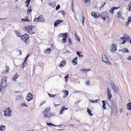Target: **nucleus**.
Segmentation results:
<instances>
[{
    "label": "nucleus",
    "mask_w": 131,
    "mask_h": 131,
    "mask_svg": "<svg viewBox=\"0 0 131 131\" xmlns=\"http://www.w3.org/2000/svg\"><path fill=\"white\" fill-rule=\"evenodd\" d=\"M28 32L30 34H34L36 32V28L34 26H27L25 27Z\"/></svg>",
    "instance_id": "f257e3e1"
},
{
    "label": "nucleus",
    "mask_w": 131,
    "mask_h": 131,
    "mask_svg": "<svg viewBox=\"0 0 131 131\" xmlns=\"http://www.w3.org/2000/svg\"><path fill=\"white\" fill-rule=\"evenodd\" d=\"M50 107L46 108L44 111L43 112V116L45 118H48L51 117V115L50 112Z\"/></svg>",
    "instance_id": "f03ea898"
},
{
    "label": "nucleus",
    "mask_w": 131,
    "mask_h": 131,
    "mask_svg": "<svg viewBox=\"0 0 131 131\" xmlns=\"http://www.w3.org/2000/svg\"><path fill=\"white\" fill-rule=\"evenodd\" d=\"M29 35L27 34H25L21 36V38L24 41L26 44H28L29 42Z\"/></svg>",
    "instance_id": "7ed1b4c3"
},
{
    "label": "nucleus",
    "mask_w": 131,
    "mask_h": 131,
    "mask_svg": "<svg viewBox=\"0 0 131 131\" xmlns=\"http://www.w3.org/2000/svg\"><path fill=\"white\" fill-rule=\"evenodd\" d=\"M4 115L6 116H9L11 115L12 111L9 107L5 109L4 111Z\"/></svg>",
    "instance_id": "20e7f679"
},
{
    "label": "nucleus",
    "mask_w": 131,
    "mask_h": 131,
    "mask_svg": "<svg viewBox=\"0 0 131 131\" xmlns=\"http://www.w3.org/2000/svg\"><path fill=\"white\" fill-rule=\"evenodd\" d=\"M100 17L103 18L104 21H105L106 18L107 20L109 19V14L108 13L104 12L101 14Z\"/></svg>",
    "instance_id": "39448f33"
},
{
    "label": "nucleus",
    "mask_w": 131,
    "mask_h": 131,
    "mask_svg": "<svg viewBox=\"0 0 131 131\" xmlns=\"http://www.w3.org/2000/svg\"><path fill=\"white\" fill-rule=\"evenodd\" d=\"M102 61L108 64V63H110L107 57L104 54H103L102 55Z\"/></svg>",
    "instance_id": "423d86ee"
},
{
    "label": "nucleus",
    "mask_w": 131,
    "mask_h": 131,
    "mask_svg": "<svg viewBox=\"0 0 131 131\" xmlns=\"http://www.w3.org/2000/svg\"><path fill=\"white\" fill-rule=\"evenodd\" d=\"M117 46L115 44L112 45L110 48V51L113 52H114L116 50Z\"/></svg>",
    "instance_id": "0eeeda50"
},
{
    "label": "nucleus",
    "mask_w": 131,
    "mask_h": 131,
    "mask_svg": "<svg viewBox=\"0 0 131 131\" xmlns=\"http://www.w3.org/2000/svg\"><path fill=\"white\" fill-rule=\"evenodd\" d=\"M33 96L30 93H29L27 94V96L26 97V99L28 101H30L33 99Z\"/></svg>",
    "instance_id": "6e6552de"
},
{
    "label": "nucleus",
    "mask_w": 131,
    "mask_h": 131,
    "mask_svg": "<svg viewBox=\"0 0 131 131\" xmlns=\"http://www.w3.org/2000/svg\"><path fill=\"white\" fill-rule=\"evenodd\" d=\"M63 21V20H58L54 21V26L56 27L57 25L61 23Z\"/></svg>",
    "instance_id": "1a4fd4ad"
},
{
    "label": "nucleus",
    "mask_w": 131,
    "mask_h": 131,
    "mask_svg": "<svg viewBox=\"0 0 131 131\" xmlns=\"http://www.w3.org/2000/svg\"><path fill=\"white\" fill-rule=\"evenodd\" d=\"M38 20L39 22H44L45 21V18L42 15H40L38 17Z\"/></svg>",
    "instance_id": "9d476101"
},
{
    "label": "nucleus",
    "mask_w": 131,
    "mask_h": 131,
    "mask_svg": "<svg viewBox=\"0 0 131 131\" xmlns=\"http://www.w3.org/2000/svg\"><path fill=\"white\" fill-rule=\"evenodd\" d=\"M126 39H127L126 37H124L121 38V39L119 40V41L122 42L120 44H123L125 43L126 42Z\"/></svg>",
    "instance_id": "9b49d317"
},
{
    "label": "nucleus",
    "mask_w": 131,
    "mask_h": 131,
    "mask_svg": "<svg viewBox=\"0 0 131 131\" xmlns=\"http://www.w3.org/2000/svg\"><path fill=\"white\" fill-rule=\"evenodd\" d=\"M97 14V13L96 14L95 13L92 12L91 13V15L93 16H94V17L97 18L99 17L100 15V14L99 13L98 15Z\"/></svg>",
    "instance_id": "f8f14e48"
},
{
    "label": "nucleus",
    "mask_w": 131,
    "mask_h": 131,
    "mask_svg": "<svg viewBox=\"0 0 131 131\" xmlns=\"http://www.w3.org/2000/svg\"><path fill=\"white\" fill-rule=\"evenodd\" d=\"M66 63V61L64 60L60 62L59 66L61 67L64 66Z\"/></svg>",
    "instance_id": "ddd939ff"
},
{
    "label": "nucleus",
    "mask_w": 131,
    "mask_h": 131,
    "mask_svg": "<svg viewBox=\"0 0 131 131\" xmlns=\"http://www.w3.org/2000/svg\"><path fill=\"white\" fill-rule=\"evenodd\" d=\"M67 33H65L64 34L61 33L59 35V36L60 37H65L67 39L68 38V35H67Z\"/></svg>",
    "instance_id": "4468645a"
},
{
    "label": "nucleus",
    "mask_w": 131,
    "mask_h": 131,
    "mask_svg": "<svg viewBox=\"0 0 131 131\" xmlns=\"http://www.w3.org/2000/svg\"><path fill=\"white\" fill-rule=\"evenodd\" d=\"M1 84L2 85L0 84V89H1L2 88V85H3V83L5 84V85L6 83V80H3V79L2 80Z\"/></svg>",
    "instance_id": "2eb2a0df"
},
{
    "label": "nucleus",
    "mask_w": 131,
    "mask_h": 131,
    "mask_svg": "<svg viewBox=\"0 0 131 131\" xmlns=\"http://www.w3.org/2000/svg\"><path fill=\"white\" fill-rule=\"evenodd\" d=\"M114 92L116 93H118V88L117 86H115L112 88Z\"/></svg>",
    "instance_id": "dca6fc26"
},
{
    "label": "nucleus",
    "mask_w": 131,
    "mask_h": 131,
    "mask_svg": "<svg viewBox=\"0 0 131 131\" xmlns=\"http://www.w3.org/2000/svg\"><path fill=\"white\" fill-rule=\"evenodd\" d=\"M6 69L5 70V71H2V73H8V71L9 70V67L8 66H6Z\"/></svg>",
    "instance_id": "f3484780"
},
{
    "label": "nucleus",
    "mask_w": 131,
    "mask_h": 131,
    "mask_svg": "<svg viewBox=\"0 0 131 131\" xmlns=\"http://www.w3.org/2000/svg\"><path fill=\"white\" fill-rule=\"evenodd\" d=\"M119 51H121L123 53L129 52L127 48L123 49V50H119Z\"/></svg>",
    "instance_id": "a211bd4d"
},
{
    "label": "nucleus",
    "mask_w": 131,
    "mask_h": 131,
    "mask_svg": "<svg viewBox=\"0 0 131 131\" xmlns=\"http://www.w3.org/2000/svg\"><path fill=\"white\" fill-rule=\"evenodd\" d=\"M77 57L75 58L74 59H73V60L72 61V62L73 63H74V65H75L77 64Z\"/></svg>",
    "instance_id": "6ab92c4d"
},
{
    "label": "nucleus",
    "mask_w": 131,
    "mask_h": 131,
    "mask_svg": "<svg viewBox=\"0 0 131 131\" xmlns=\"http://www.w3.org/2000/svg\"><path fill=\"white\" fill-rule=\"evenodd\" d=\"M63 107V108H61L60 109L61 110L59 112V114L60 115L62 114V112L64 110H68V108H64V107H65V106H62Z\"/></svg>",
    "instance_id": "aec40b11"
},
{
    "label": "nucleus",
    "mask_w": 131,
    "mask_h": 131,
    "mask_svg": "<svg viewBox=\"0 0 131 131\" xmlns=\"http://www.w3.org/2000/svg\"><path fill=\"white\" fill-rule=\"evenodd\" d=\"M5 126L2 125L0 126V131H5Z\"/></svg>",
    "instance_id": "412c9836"
},
{
    "label": "nucleus",
    "mask_w": 131,
    "mask_h": 131,
    "mask_svg": "<svg viewBox=\"0 0 131 131\" xmlns=\"http://www.w3.org/2000/svg\"><path fill=\"white\" fill-rule=\"evenodd\" d=\"M118 7H114L113 8H112L110 10V12L112 14H113V11L115 9H118Z\"/></svg>",
    "instance_id": "4be33fe9"
},
{
    "label": "nucleus",
    "mask_w": 131,
    "mask_h": 131,
    "mask_svg": "<svg viewBox=\"0 0 131 131\" xmlns=\"http://www.w3.org/2000/svg\"><path fill=\"white\" fill-rule=\"evenodd\" d=\"M127 108L128 109L130 110H131V103L129 102L127 103Z\"/></svg>",
    "instance_id": "5701e85b"
},
{
    "label": "nucleus",
    "mask_w": 131,
    "mask_h": 131,
    "mask_svg": "<svg viewBox=\"0 0 131 131\" xmlns=\"http://www.w3.org/2000/svg\"><path fill=\"white\" fill-rule=\"evenodd\" d=\"M111 104H112V105L113 106V108H114V110L115 111H117V110H116V106L115 105V103H114V102L113 101H112V102H111Z\"/></svg>",
    "instance_id": "b1692460"
},
{
    "label": "nucleus",
    "mask_w": 131,
    "mask_h": 131,
    "mask_svg": "<svg viewBox=\"0 0 131 131\" xmlns=\"http://www.w3.org/2000/svg\"><path fill=\"white\" fill-rule=\"evenodd\" d=\"M23 97L21 96H17L16 97V100H21L23 99Z\"/></svg>",
    "instance_id": "393cba45"
},
{
    "label": "nucleus",
    "mask_w": 131,
    "mask_h": 131,
    "mask_svg": "<svg viewBox=\"0 0 131 131\" xmlns=\"http://www.w3.org/2000/svg\"><path fill=\"white\" fill-rule=\"evenodd\" d=\"M51 52V49H48L45 50L44 52L45 54L49 53Z\"/></svg>",
    "instance_id": "a878e982"
},
{
    "label": "nucleus",
    "mask_w": 131,
    "mask_h": 131,
    "mask_svg": "<svg viewBox=\"0 0 131 131\" xmlns=\"http://www.w3.org/2000/svg\"><path fill=\"white\" fill-rule=\"evenodd\" d=\"M46 123L47 124V125H49V126H61V125H59V126L55 125H54V124L51 123L50 122L49 123H48L47 122H46Z\"/></svg>",
    "instance_id": "bb28decb"
},
{
    "label": "nucleus",
    "mask_w": 131,
    "mask_h": 131,
    "mask_svg": "<svg viewBox=\"0 0 131 131\" xmlns=\"http://www.w3.org/2000/svg\"><path fill=\"white\" fill-rule=\"evenodd\" d=\"M76 53H77V54L78 55V56L80 57H84V56L83 55H80V53H82V52L81 51H77Z\"/></svg>",
    "instance_id": "cd10ccee"
},
{
    "label": "nucleus",
    "mask_w": 131,
    "mask_h": 131,
    "mask_svg": "<svg viewBox=\"0 0 131 131\" xmlns=\"http://www.w3.org/2000/svg\"><path fill=\"white\" fill-rule=\"evenodd\" d=\"M15 32L16 34V35L18 37H20L21 36V35L20 34V32L18 31H15Z\"/></svg>",
    "instance_id": "c85d7f7f"
},
{
    "label": "nucleus",
    "mask_w": 131,
    "mask_h": 131,
    "mask_svg": "<svg viewBox=\"0 0 131 131\" xmlns=\"http://www.w3.org/2000/svg\"><path fill=\"white\" fill-rule=\"evenodd\" d=\"M116 16L117 18H121L122 16L121 13L120 12H118L117 13V15H116Z\"/></svg>",
    "instance_id": "c756f323"
},
{
    "label": "nucleus",
    "mask_w": 131,
    "mask_h": 131,
    "mask_svg": "<svg viewBox=\"0 0 131 131\" xmlns=\"http://www.w3.org/2000/svg\"><path fill=\"white\" fill-rule=\"evenodd\" d=\"M102 102L103 103V109H106V104H105V101H102Z\"/></svg>",
    "instance_id": "7c9ffc66"
},
{
    "label": "nucleus",
    "mask_w": 131,
    "mask_h": 131,
    "mask_svg": "<svg viewBox=\"0 0 131 131\" xmlns=\"http://www.w3.org/2000/svg\"><path fill=\"white\" fill-rule=\"evenodd\" d=\"M31 0H26L25 3H27V4L26 5L27 7H28L29 6V4H30Z\"/></svg>",
    "instance_id": "2f4dec72"
},
{
    "label": "nucleus",
    "mask_w": 131,
    "mask_h": 131,
    "mask_svg": "<svg viewBox=\"0 0 131 131\" xmlns=\"http://www.w3.org/2000/svg\"><path fill=\"white\" fill-rule=\"evenodd\" d=\"M87 112L91 116H92L93 115V114H92L91 113V110L89 109L88 108L87 110Z\"/></svg>",
    "instance_id": "473e14b6"
},
{
    "label": "nucleus",
    "mask_w": 131,
    "mask_h": 131,
    "mask_svg": "<svg viewBox=\"0 0 131 131\" xmlns=\"http://www.w3.org/2000/svg\"><path fill=\"white\" fill-rule=\"evenodd\" d=\"M85 4H88V5L90 4V0H83Z\"/></svg>",
    "instance_id": "72a5a7b5"
},
{
    "label": "nucleus",
    "mask_w": 131,
    "mask_h": 131,
    "mask_svg": "<svg viewBox=\"0 0 131 131\" xmlns=\"http://www.w3.org/2000/svg\"><path fill=\"white\" fill-rule=\"evenodd\" d=\"M18 77V76L17 75V73H16L13 77V80L15 81L16 79Z\"/></svg>",
    "instance_id": "f704fd0d"
},
{
    "label": "nucleus",
    "mask_w": 131,
    "mask_h": 131,
    "mask_svg": "<svg viewBox=\"0 0 131 131\" xmlns=\"http://www.w3.org/2000/svg\"><path fill=\"white\" fill-rule=\"evenodd\" d=\"M128 8L129 10V11H130L131 10V3H129L128 5Z\"/></svg>",
    "instance_id": "c9c22d12"
},
{
    "label": "nucleus",
    "mask_w": 131,
    "mask_h": 131,
    "mask_svg": "<svg viewBox=\"0 0 131 131\" xmlns=\"http://www.w3.org/2000/svg\"><path fill=\"white\" fill-rule=\"evenodd\" d=\"M31 11L32 10L31 9V8L30 7H29L27 12L28 14V13H30L31 12Z\"/></svg>",
    "instance_id": "e433bc0d"
},
{
    "label": "nucleus",
    "mask_w": 131,
    "mask_h": 131,
    "mask_svg": "<svg viewBox=\"0 0 131 131\" xmlns=\"http://www.w3.org/2000/svg\"><path fill=\"white\" fill-rule=\"evenodd\" d=\"M131 22V19H129V18L128 19V21H127L126 23V24H127V26H128V24L130 22Z\"/></svg>",
    "instance_id": "4c0bfd02"
},
{
    "label": "nucleus",
    "mask_w": 131,
    "mask_h": 131,
    "mask_svg": "<svg viewBox=\"0 0 131 131\" xmlns=\"http://www.w3.org/2000/svg\"><path fill=\"white\" fill-rule=\"evenodd\" d=\"M128 36H127L126 35L125 36V37L127 39H126V40H127L128 41H129L131 40L130 38L129 37H128Z\"/></svg>",
    "instance_id": "58836bf2"
},
{
    "label": "nucleus",
    "mask_w": 131,
    "mask_h": 131,
    "mask_svg": "<svg viewBox=\"0 0 131 131\" xmlns=\"http://www.w3.org/2000/svg\"><path fill=\"white\" fill-rule=\"evenodd\" d=\"M63 92H65L64 93L65 95H66V96H67L68 95V91L63 90Z\"/></svg>",
    "instance_id": "ea45409f"
},
{
    "label": "nucleus",
    "mask_w": 131,
    "mask_h": 131,
    "mask_svg": "<svg viewBox=\"0 0 131 131\" xmlns=\"http://www.w3.org/2000/svg\"><path fill=\"white\" fill-rule=\"evenodd\" d=\"M64 38H63L62 39V42L63 43H65V42H66L67 41V38H66L65 37H64Z\"/></svg>",
    "instance_id": "a19ab883"
},
{
    "label": "nucleus",
    "mask_w": 131,
    "mask_h": 131,
    "mask_svg": "<svg viewBox=\"0 0 131 131\" xmlns=\"http://www.w3.org/2000/svg\"><path fill=\"white\" fill-rule=\"evenodd\" d=\"M112 95L110 94H108V100H109L111 99V97Z\"/></svg>",
    "instance_id": "79ce46f5"
},
{
    "label": "nucleus",
    "mask_w": 131,
    "mask_h": 131,
    "mask_svg": "<svg viewBox=\"0 0 131 131\" xmlns=\"http://www.w3.org/2000/svg\"><path fill=\"white\" fill-rule=\"evenodd\" d=\"M48 95L50 97H54L56 95H52L51 94H50L49 93H48Z\"/></svg>",
    "instance_id": "37998d69"
},
{
    "label": "nucleus",
    "mask_w": 131,
    "mask_h": 131,
    "mask_svg": "<svg viewBox=\"0 0 131 131\" xmlns=\"http://www.w3.org/2000/svg\"><path fill=\"white\" fill-rule=\"evenodd\" d=\"M27 64V62H25V63H24V62L22 66V67L23 69L24 67L26 66V65Z\"/></svg>",
    "instance_id": "c03bdc74"
},
{
    "label": "nucleus",
    "mask_w": 131,
    "mask_h": 131,
    "mask_svg": "<svg viewBox=\"0 0 131 131\" xmlns=\"http://www.w3.org/2000/svg\"><path fill=\"white\" fill-rule=\"evenodd\" d=\"M29 56V54H28L26 58L25 59V61H24V63H25V62H27L26 61L27 60V58H28Z\"/></svg>",
    "instance_id": "a18cd8bd"
},
{
    "label": "nucleus",
    "mask_w": 131,
    "mask_h": 131,
    "mask_svg": "<svg viewBox=\"0 0 131 131\" xmlns=\"http://www.w3.org/2000/svg\"><path fill=\"white\" fill-rule=\"evenodd\" d=\"M51 5L52 7L54 8L55 6V4L54 3H52L51 4Z\"/></svg>",
    "instance_id": "49530a36"
},
{
    "label": "nucleus",
    "mask_w": 131,
    "mask_h": 131,
    "mask_svg": "<svg viewBox=\"0 0 131 131\" xmlns=\"http://www.w3.org/2000/svg\"><path fill=\"white\" fill-rule=\"evenodd\" d=\"M107 94H110L111 93L110 90L108 88H107Z\"/></svg>",
    "instance_id": "de8ad7c7"
},
{
    "label": "nucleus",
    "mask_w": 131,
    "mask_h": 131,
    "mask_svg": "<svg viewBox=\"0 0 131 131\" xmlns=\"http://www.w3.org/2000/svg\"><path fill=\"white\" fill-rule=\"evenodd\" d=\"M60 8V6L59 4H58L56 7V10H58V9H59Z\"/></svg>",
    "instance_id": "09e8293b"
},
{
    "label": "nucleus",
    "mask_w": 131,
    "mask_h": 131,
    "mask_svg": "<svg viewBox=\"0 0 131 131\" xmlns=\"http://www.w3.org/2000/svg\"><path fill=\"white\" fill-rule=\"evenodd\" d=\"M38 17L37 18H35L34 19V21H39L38 20Z\"/></svg>",
    "instance_id": "8fccbe9b"
},
{
    "label": "nucleus",
    "mask_w": 131,
    "mask_h": 131,
    "mask_svg": "<svg viewBox=\"0 0 131 131\" xmlns=\"http://www.w3.org/2000/svg\"><path fill=\"white\" fill-rule=\"evenodd\" d=\"M85 84L87 85H89L90 84V82L89 80L86 81L85 82Z\"/></svg>",
    "instance_id": "3c124183"
},
{
    "label": "nucleus",
    "mask_w": 131,
    "mask_h": 131,
    "mask_svg": "<svg viewBox=\"0 0 131 131\" xmlns=\"http://www.w3.org/2000/svg\"><path fill=\"white\" fill-rule=\"evenodd\" d=\"M111 85L112 88L115 86L114 84L113 83V82H111Z\"/></svg>",
    "instance_id": "603ef678"
},
{
    "label": "nucleus",
    "mask_w": 131,
    "mask_h": 131,
    "mask_svg": "<svg viewBox=\"0 0 131 131\" xmlns=\"http://www.w3.org/2000/svg\"><path fill=\"white\" fill-rule=\"evenodd\" d=\"M25 20L26 21H27L28 22H29L30 21V20L27 18V17H26Z\"/></svg>",
    "instance_id": "864d4df0"
},
{
    "label": "nucleus",
    "mask_w": 131,
    "mask_h": 131,
    "mask_svg": "<svg viewBox=\"0 0 131 131\" xmlns=\"http://www.w3.org/2000/svg\"><path fill=\"white\" fill-rule=\"evenodd\" d=\"M16 51L19 53V55L21 54V50H17Z\"/></svg>",
    "instance_id": "5fc2aeb1"
},
{
    "label": "nucleus",
    "mask_w": 131,
    "mask_h": 131,
    "mask_svg": "<svg viewBox=\"0 0 131 131\" xmlns=\"http://www.w3.org/2000/svg\"><path fill=\"white\" fill-rule=\"evenodd\" d=\"M60 12L64 16V15L66 14L62 10L60 11Z\"/></svg>",
    "instance_id": "6e6d98bb"
},
{
    "label": "nucleus",
    "mask_w": 131,
    "mask_h": 131,
    "mask_svg": "<svg viewBox=\"0 0 131 131\" xmlns=\"http://www.w3.org/2000/svg\"><path fill=\"white\" fill-rule=\"evenodd\" d=\"M106 4V2H105V3L104 4H103L101 6V7H100V9H101V8H103L104 7V5L105 4Z\"/></svg>",
    "instance_id": "4d7b16f0"
},
{
    "label": "nucleus",
    "mask_w": 131,
    "mask_h": 131,
    "mask_svg": "<svg viewBox=\"0 0 131 131\" xmlns=\"http://www.w3.org/2000/svg\"><path fill=\"white\" fill-rule=\"evenodd\" d=\"M69 42L71 44L72 42V41L71 40V39L70 38H69Z\"/></svg>",
    "instance_id": "13d9d810"
},
{
    "label": "nucleus",
    "mask_w": 131,
    "mask_h": 131,
    "mask_svg": "<svg viewBox=\"0 0 131 131\" xmlns=\"http://www.w3.org/2000/svg\"><path fill=\"white\" fill-rule=\"evenodd\" d=\"M69 75V74H68V75H66V76H65V77H64L65 79L66 80V81L67 80L66 79L67 78H69V77H68V76Z\"/></svg>",
    "instance_id": "bf43d9fd"
},
{
    "label": "nucleus",
    "mask_w": 131,
    "mask_h": 131,
    "mask_svg": "<svg viewBox=\"0 0 131 131\" xmlns=\"http://www.w3.org/2000/svg\"><path fill=\"white\" fill-rule=\"evenodd\" d=\"M21 105L23 106H27L26 104L25 103H22Z\"/></svg>",
    "instance_id": "052dcab7"
},
{
    "label": "nucleus",
    "mask_w": 131,
    "mask_h": 131,
    "mask_svg": "<svg viewBox=\"0 0 131 131\" xmlns=\"http://www.w3.org/2000/svg\"><path fill=\"white\" fill-rule=\"evenodd\" d=\"M76 39L77 40L79 41H80V39L78 37V36L76 37Z\"/></svg>",
    "instance_id": "680f3d73"
},
{
    "label": "nucleus",
    "mask_w": 131,
    "mask_h": 131,
    "mask_svg": "<svg viewBox=\"0 0 131 131\" xmlns=\"http://www.w3.org/2000/svg\"><path fill=\"white\" fill-rule=\"evenodd\" d=\"M25 18L26 17H25L24 19H21V21L23 22H25L26 21L25 20Z\"/></svg>",
    "instance_id": "e2e57ef3"
},
{
    "label": "nucleus",
    "mask_w": 131,
    "mask_h": 131,
    "mask_svg": "<svg viewBox=\"0 0 131 131\" xmlns=\"http://www.w3.org/2000/svg\"><path fill=\"white\" fill-rule=\"evenodd\" d=\"M129 60H131V56H129L127 58Z\"/></svg>",
    "instance_id": "0e129e2a"
},
{
    "label": "nucleus",
    "mask_w": 131,
    "mask_h": 131,
    "mask_svg": "<svg viewBox=\"0 0 131 131\" xmlns=\"http://www.w3.org/2000/svg\"><path fill=\"white\" fill-rule=\"evenodd\" d=\"M99 100V99H97L96 100H95L94 101V103H96Z\"/></svg>",
    "instance_id": "69168bd1"
},
{
    "label": "nucleus",
    "mask_w": 131,
    "mask_h": 131,
    "mask_svg": "<svg viewBox=\"0 0 131 131\" xmlns=\"http://www.w3.org/2000/svg\"><path fill=\"white\" fill-rule=\"evenodd\" d=\"M60 105L59 104H54V106H55V107H57L58 106V105Z\"/></svg>",
    "instance_id": "338daca9"
},
{
    "label": "nucleus",
    "mask_w": 131,
    "mask_h": 131,
    "mask_svg": "<svg viewBox=\"0 0 131 131\" xmlns=\"http://www.w3.org/2000/svg\"><path fill=\"white\" fill-rule=\"evenodd\" d=\"M81 18L82 20H84V16L82 17Z\"/></svg>",
    "instance_id": "774afa93"
}]
</instances>
